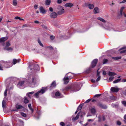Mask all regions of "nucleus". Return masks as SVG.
<instances>
[{
  "mask_svg": "<svg viewBox=\"0 0 126 126\" xmlns=\"http://www.w3.org/2000/svg\"><path fill=\"white\" fill-rule=\"evenodd\" d=\"M24 102L25 103H27L29 101L28 99H27V98L26 97H24Z\"/></svg>",
  "mask_w": 126,
  "mask_h": 126,
  "instance_id": "c9c22d12",
  "label": "nucleus"
},
{
  "mask_svg": "<svg viewBox=\"0 0 126 126\" xmlns=\"http://www.w3.org/2000/svg\"><path fill=\"white\" fill-rule=\"evenodd\" d=\"M34 8L35 9H36L37 8V7H38V5H36V4H35L34 5Z\"/></svg>",
  "mask_w": 126,
  "mask_h": 126,
  "instance_id": "69168bd1",
  "label": "nucleus"
},
{
  "mask_svg": "<svg viewBox=\"0 0 126 126\" xmlns=\"http://www.w3.org/2000/svg\"><path fill=\"white\" fill-rule=\"evenodd\" d=\"M114 78V77L113 76H110L109 78V80H110L112 81V79Z\"/></svg>",
  "mask_w": 126,
  "mask_h": 126,
  "instance_id": "603ef678",
  "label": "nucleus"
},
{
  "mask_svg": "<svg viewBox=\"0 0 126 126\" xmlns=\"http://www.w3.org/2000/svg\"><path fill=\"white\" fill-rule=\"evenodd\" d=\"M101 26L106 29H107L108 28V26H106L104 24H102Z\"/></svg>",
  "mask_w": 126,
  "mask_h": 126,
  "instance_id": "58836bf2",
  "label": "nucleus"
},
{
  "mask_svg": "<svg viewBox=\"0 0 126 126\" xmlns=\"http://www.w3.org/2000/svg\"><path fill=\"white\" fill-rule=\"evenodd\" d=\"M21 114L22 116L24 117H26V114L23 112H22Z\"/></svg>",
  "mask_w": 126,
  "mask_h": 126,
  "instance_id": "49530a36",
  "label": "nucleus"
},
{
  "mask_svg": "<svg viewBox=\"0 0 126 126\" xmlns=\"http://www.w3.org/2000/svg\"><path fill=\"white\" fill-rule=\"evenodd\" d=\"M31 104H29L28 105V107L30 109L32 113H33V110L31 107Z\"/></svg>",
  "mask_w": 126,
  "mask_h": 126,
  "instance_id": "c85d7f7f",
  "label": "nucleus"
},
{
  "mask_svg": "<svg viewBox=\"0 0 126 126\" xmlns=\"http://www.w3.org/2000/svg\"><path fill=\"white\" fill-rule=\"evenodd\" d=\"M20 61V59H18L17 60H16V59H14L13 60V63L14 64H15L17 62L19 63Z\"/></svg>",
  "mask_w": 126,
  "mask_h": 126,
  "instance_id": "6ab92c4d",
  "label": "nucleus"
},
{
  "mask_svg": "<svg viewBox=\"0 0 126 126\" xmlns=\"http://www.w3.org/2000/svg\"><path fill=\"white\" fill-rule=\"evenodd\" d=\"M108 74L109 76H111L115 75H116V74L114 72H109L108 73Z\"/></svg>",
  "mask_w": 126,
  "mask_h": 126,
  "instance_id": "b1692460",
  "label": "nucleus"
},
{
  "mask_svg": "<svg viewBox=\"0 0 126 126\" xmlns=\"http://www.w3.org/2000/svg\"><path fill=\"white\" fill-rule=\"evenodd\" d=\"M83 106V105L82 104L79 105L77 108V110H80L81 109Z\"/></svg>",
  "mask_w": 126,
  "mask_h": 126,
  "instance_id": "473e14b6",
  "label": "nucleus"
},
{
  "mask_svg": "<svg viewBox=\"0 0 126 126\" xmlns=\"http://www.w3.org/2000/svg\"><path fill=\"white\" fill-rule=\"evenodd\" d=\"M56 86V82L55 81H53L51 84V87H55Z\"/></svg>",
  "mask_w": 126,
  "mask_h": 126,
  "instance_id": "cd10ccee",
  "label": "nucleus"
},
{
  "mask_svg": "<svg viewBox=\"0 0 126 126\" xmlns=\"http://www.w3.org/2000/svg\"><path fill=\"white\" fill-rule=\"evenodd\" d=\"M49 9V11L51 12H52L53 11V9L52 7H50Z\"/></svg>",
  "mask_w": 126,
  "mask_h": 126,
  "instance_id": "13d9d810",
  "label": "nucleus"
},
{
  "mask_svg": "<svg viewBox=\"0 0 126 126\" xmlns=\"http://www.w3.org/2000/svg\"><path fill=\"white\" fill-rule=\"evenodd\" d=\"M54 36H50V39L52 40H53L54 38Z\"/></svg>",
  "mask_w": 126,
  "mask_h": 126,
  "instance_id": "bf43d9fd",
  "label": "nucleus"
},
{
  "mask_svg": "<svg viewBox=\"0 0 126 126\" xmlns=\"http://www.w3.org/2000/svg\"><path fill=\"white\" fill-rule=\"evenodd\" d=\"M27 77L28 80L29 86L32 88L34 87L36 84L34 77L31 74L30 75L29 74L27 75Z\"/></svg>",
  "mask_w": 126,
  "mask_h": 126,
  "instance_id": "f257e3e1",
  "label": "nucleus"
},
{
  "mask_svg": "<svg viewBox=\"0 0 126 126\" xmlns=\"http://www.w3.org/2000/svg\"><path fill=\"white\" fill-rule=\"evenodd\" d=\"M70 78V76H67V77H65L63 79V80L64 81V83L65 84H67L69 82V78Z\"/></svg>",
  "mask_w": 126,
  "mask_h": 126,
  "instance_id": "f8f14e48",
  "label": "nucleus"
},
{
  "mask_svg": "<svg viewBox=\"0 0 126 126\" xmlns=\"http://www.w3.org/2000/svg\"><path fill=\"white\" fill-rule=\"evenodd\" d=\"M91 99H88V100H87L85 102V103H88V102H89L91 100Z\"/></svg>",
  "mask_w": 126,
  "mask_h": 126,
  "instance_id": "6e6d98bb",
  "label": "nucleus"
},
{
  "mask_svg": "<svg viewBox=\"0 0 126 126\" xmlns=\"http://www.w3.org/2000/svg\"><path fill=\"white\" fill-rule=\"evenodd\" d=\"M93 12L94 14L98 13L99 12V10L98 7H96L94 8Z\"/></svg>",
  "mask_w": 126,
  "mask_h": 126,
  "instance_id": "2eb2a0df",
  "label": "nucleus"
},
{
  "mask_svg": "<svg viewBox=\"0 0 126 126\" xmlns=\"http://www.w3.org/2000/svg\"><path fill=\"white\" fill-rule=\"evenodd\" d=\"M122 103L124 106H126V101H122Z\"/></svg>",
  "mask_w": 126,
  "mask_h": 126,
  "instance_id": "a18cd8bd",
  "label": "nucleus"
},
{
  "mask_svg": "<svg viewBox=\"0 0 126 126\" xmlns=\"http://www.w3.org/2000/svg\"><path fill=\"white\" fill-rule=\"evenodd\" d=\"M60 124L62 126H64L65 124L63 122H61L60 123Z\"/></svg>",
  "mask_w": 126,
  "mask_h": 126,
  "instance_id": "8fccbe9b",
  "label": "nucleus"
},
{
  "mask_svg": "<svg viewBox=\"0 0 126 126\" xmlns=\"http://www.w3.org/2000/svg\"><path fill=\"white\" fill-rule=\"evenodd\" d=\"M120 53H126V50H123L121 51L120 52Z\"/></svg>",
  "mask_w": 126,
  "mask_h": 126,
  "instance_id": "3c124183",
  "label": "nucleus"
},
{
  "mask_svg": "<svg viewBox=\"0 0 126 126\" xmlns=\"http://www.w3.org/2000/svg\"><path fill=\"white\" fill-rule=\"evenodd\" d=\"M82 85V84L81 83L78 84L71 91V92H75L80 90L81 88V86Z\"/></svg>",
  "mask_w": 126,
  "mask_h": 126,
  "instance_id": "423d86ee",
  "label": "nucleus"
},
{
  "mask_svg": "<svg viewBox=\"0 0 126 126\" xmlns=\"http://www.w3.org/2000/svg\"><path fill=\"white\" fill-rule=\"evenodd\" d=\"M8 39L7 37H4L0 38L1 41V43L5 41H6Z\"/></svg>",
  "mask_w": 126,
  "mask_h": 126,
  "instance_id": "aec40b11",
  "label": "nucleus"
},
{
  "mask_svg": "<svg viewBox=\"0 0 126 126\" xmlns=\"http://www.w3.org/2000/svg\"><path fill=\"white\" fill-rule=\"evenodd\" d=\"M15 107L17 110L21 109L23 108V107L22 106L19 105L18 104H16V105Z\"/></svg>",
  "mask_w": 126,
  "mask_h": 126,
  "instance_id": "f3484780",
  "label": "nucleus"
},
{
  "mask_svg": "<svg viewBox=\"0 0 126 126\" xmlns=\"http://www.w3.org/2000/svg\"><path fill=\"white\" fill-rule=\"evenodd\" d=\"M10 45V44L9 42H7L6 43V46L7 47H9Z\"/></svg>",
  "mask_w": 126,
  "mask_h": 126,
  "instance_id": "5fc2aeb1",
  "label": "nucleus"
},
{
  "mask_svg": "<svg viewBox=\"0 0 126 126\" xmlns=\"http://www.w3.org/2000/svg\"><path fill=\"white\" fill-rule=\"evenodd\" d=\"M62 2V0H57V2L59 4L61 3Z\"/></svg>",
  "mask_w": 126,
  "mask_h": 126,
  "instance_id": "864d4df0",
  "label": "nucleus"
},
{
  "mask_svg": "<svg viewBox=\"0 0 126 126\" xmlns=\"http://www.w3.org/2000/svg\"><path fill=\"white\" fill-rule=\"evenodd\" d=\"M65 6L66 7H71L73 6V4L71 3H68L65 4Z\"/></svg>",
  "mask_w": 126,
  "mask_h": 126,
  "instance_id": "412c9836",
  "label": "nucleus"
},
{
  "mask_svg": "<svg viewBox=\"0 0 126 126\" xmlns=\"http://www.w3.org/2000/svg\"><path fill=\"white\" fill-rule=\"evenodd\" d=\"M110 98L112 100H116V97L113 95H112L111 96H110Z\"/></svg>",
  "mask_w": 126,
  "mask_h": 126,
  "instance_id": "e433bc0d",
  "label": "nucleus"
},
{
  "mask_svg": "<svg viewBox=\"0 0 126 126\" xmlns=\"http://www.w3.org/2000/svg\"><path fill=\"white\" fill-rule=\"evenodd\" d=\"M56 11L57 14L59 15H61L63 14L64 12L63 7L60 5L57 7Z\"/></svg>",
  "mask_w": 126,
  "mask_h": 126,
  "instance_id": "39448f33",
  "label": "nucleus"
},
{
  "mask_svg": "<svg viewBox=\"0 0 126 126\" xmlns=\"http://www.w3.org/2000/svg\"><path fill=\"white\" fill-rule=\"evenodd\" d=\"M97 19H98L103 22L105 23L106 22V21L102 18L99 17L97 18Z\"/></svg>",
  "mask_w": 126,
  "mask_h": 126,
  "instance_id": "a878e982",
  "label": "nucleus"
},
{
  "mask_svg": "<svg viewBox=\"0 0 126 126\" xmlns=\"http://www.w3.org/2000/svg\"><path fill=\"white\" fill-rule=\"evenodd\" d=\"M100 95V94H96L94 96V97H98V96H99Z\"/></svg>",
  "mask_w": 126,
  "mask_h": 126,
  "instance_id": "680f3d73",
  "label": "nucleus"
},
{
  "mask_svg": "<svg viewBox=\"0 0 126 126\" xmlns=\"http://www.w3.org/2000/svg\"><path fill=\"white\" fill-rule=\"evenodd\" d=\"M12 4L14 6H16L17 4V0H13Z\"/></svg>",
  "mask_w": 126,
  "mask_h": 126,
  "instance_id": "bb28decb",
  "label": "nucleus"
},
{
  "mask_svg": "<svg viewBox=\"0 0 126 126\" xmlns=\"http://www.w3.org/2000/svg\"><path fill=\"white\" fill-rule=\"evenodd\" d=\"M123 121L126 124V114L124 115V117Z\"/></svg>",
  "mask_w": 126,
  "mask_h": 126,
  "instance_id": "79ce46f5",
  "label": "nucleus"
},
{
  "mask_svg": "<svg viewBox=\"0 0 126 126\" xmlns=\"http://www.w3.org/2000/svg\"><path fill=\"white\" fill-rule=\"evenodd\" d=\"M47 87H42L41 90L34 94V96L36 98H38L39 95L42 94L45 92V91L47 90Z\"/></svg>",
  "mask_w": 126,
  "mask_h": 126,
  "instance_id": "7ed1b4c3",
  "label": "nucleus"
},
{
  "mask_svg": "<svg viewBox=\"0 0 126 126\" xmlns=\"http://www.w3.org/2000/svg\"><path fill=\"white\" fill-rule=\"evenodd\" d=\"M20 18H21L20 17H18V16H16V17H15V19H19V20H20Z\"/></svg>",
  "mask_w": 126,
  "mask_h": 126,
  "instance_id": "4d7b16f0",
  "label": "nucleus"
},
{
  "mask_svg": "<svg viewBox=\"0 0 126 126\" xmlns=\"http://www.w3.org/2000/svg\"><path fill=\"white\" fill-rule=\"evenodd\" d=\"M121 80V79H118L114 81H113V83H118Z\"/></svg>",
  "mask_w": 126,
  "mask_h": 126,
  "instance_id": "7c9ffc66",
  "label": "nucleus"
},
{
  "mask_svg": "<svg viewBox=\"0 0 126 126\" xmlns=\"http://www.w3.org/2000/svg\"><path fill=\"white\" fill-rule=\"evenodd\" d=\"M121 57L120 56L117 57H112V58L115 60H118L121 59Z\"/></svg>",
  "mask_w": 126,
  "mask_h": 126,
  "instance_id": "f704fd0d",
  "label": "nucleus"
},
{
  "mask_svg": "<svg viewBox=\"0 0 126 126\" xmlns=\"http://www.w3.org/2000/svg\"><path fill=\"white\" fill-rule=\"evenodd\" d=\"M110 90L111 92H116L119 91V89L117 87H112L110 89Z\"/></svg>",
  "mask_w": 126,
  "mask_h": 126,
  "instance_id": "9d476101",
  "label": "nucleus"
},
{
  "mask_svg": "<svg viewBox=\"0 0 126 126\" xmlns=\"http://www.w3.org/2000/svg\"><path fill=\"white\" fill-rule=\"evenodd\" d=\"M35 23H37V24H39V21L37 20L35 21H34Z\"/></svg>",
  "mask_w": 126,
  "mask_h": 126,
  "instance_id": "338daca9",
  "label": "nucleus"
},
{
  "mask_svg": "<svg viewBox=\"0 0 126 126\" xmlns=\"http://www.w3.org/2000/svg\"><path fill=\"white\" fill-rule=\"evenodd\" d=\"M100 79V76H98V78L96 80V81L98 82L99 81Z\"/></svg>",
  "mask_w": 126,
  "mask_h": 126,
  "instance_id": "37998d69",
  "label": "nucleus"
},
{
  "mask_svg": "<svg viewBox=\"0 0 126 126\" xmlns=\"http://www.w3.org/2000/svg\"><path fill=\"white\" fill-rule=\"evenodd\" d=\"M103 104L101 103H99L98 104V106L104 109H106L107 108V107L106 106H105L104 107H102Z\"/></svg>",
  "mask_w": 126,
  "mask_h": 126,
  "instance_id": "5701e85b",
  "label": "nucleus"
},
{
  "mask_svg": "<svg viewBox=\"0 0 126 126\" xmlns=\"http://www.w3.org/2000/svg\"><path fill=\"white\" fill-rule=\"evenodd\" d=\"M106 72L105 71H104L103 72V74L104 75H106Z\"/></svg>",
  "mask_w": 126,
  "mask_h": 126,
  "instance_id": "774afa93",
  "label": "nucleus"
},
{
  "mask_svg": "<svg viewBox=\"0 0 126 126\" xmlns=\"http://www.w3.org/2000/svg\"><path fill=\"white\" fill-rule=\"evenodd\" d=\"M55 96H59V98L63 97V95H61L60 93L59 92H57L55 93Z\"/></svg>",
  "mask_w": 126,
  "mask_h": 126,
  "instance_id": "dca6fc26",
  "label": "nucleus"
},
{
  "mask_svg": "<svg viewBox=\"0 0 126 126\" xmlns=\"http://www.w3.org/2000/svg\"><path fill=\"white\" fill-rule=\"evenodd\" d=\"M24 82V81H21L19 82L17 85L18 87L22 89L21 87L23 86Z\"/></svg>",
  "mask_w": 126,
  "mask_h": 126,
  "instance_id": "4468645a",
  "label": "nucleus"
},
{
  "mask_svg": "<svg viewBox=\"0 0 126 126\" xmlns=\"http://www.w3.org/2000/svg\"><path fill=\"white\" fill-rule=\"evenodd\" d=\"M79 113H78L77 114L76 116L75 117H73L72 119V120L73 121H74L75 120H77L79 117Z\"/></svg>",
  "mask_w": 126,
  "mask_h": 126,
  "instance_id": "a211bd4d",
  "label": "nucleus"
},
{
  "mask_svg": "<svg viewBox=\"0 0 126 126\" xmlns=\"http://www.w3.org/2000/svg\"><path fill=\"white\" fill-rule=\"evenodd\" d=\"M51 2L50 0H46L45 1L46 4L47 5H50Z\"/></svg>",
  "mask_w": 126,
  "mask_h": 126,
  "instance_id": "c756f323",
  "label": "nucleus"
},
{
  "mask_svg": "<svg viewBox=\"0 0 126 126\" xmlns=\"http://www.w3.org/2000/svg\"><path fill=\"white\" fill-rule=\"evenodd\" d=\"M57 16V14L55 12H53L50 15V16L51 18H55Z\"/></svg>",
  "mask_w": 126,
  "mask_h": 126,
  "instance_id": "6e6552de",
  "label": "nucleus"
},
{
  "mask_svg": "<svg viewBox=\"0 0 126 126\" xmlns=\"http://www.w3.org/2000/svg\"><path fill=\"white\" fill-rule=\"evenodd\" d=\"M34 93V92H29L28 93H27V95H28V97H29L30 98H31V96H30V94H33Z\"/></svg>",
  "mask_w": 126,
  "mask_h": 126,
  "instance_id": "2f4dec72",
  "label": "nucleus"
},
{
  "mask_svg": "<svg viewBox=\"0 0 126 126\" xmlns=\"http://www.w3.org/2000/svg\"><path fill=\"white\" fill-rule=\"evenodd\" d=\"M6 100V98L5 97H4L2 101V106L3 108L5 107Z\"/></svg>",
  "mask_w": 126,
  "mask_h": 126,
  "instance_id": "ddd939ff",
  "label": "nucleus"
},
{
  "mask_svg": "<svg viewBox=\"0 0 126 126\" xmlns=\"http://www.w3.org/2000/svg\"><path fill=\"white\" fill-rule=\"evenodd\" d=\"M108 61V60L107 59H104L103 61V64L106 63Z\"/></svg>",
  "mask_w": 126,
  "mask_h": 126,
  "instance_id": "a19ab883",
  "label": "nucleus"
},
{
  "mask_svg": "<svg viewBox=\"0 0 126 126\" xmlns=\"http://www.w3.org/2000/svg\"><path fill=\"white\" fill-rule=\"evenodd\" d=\"M11 86H10V85H9V86L6 87V89L4 93V95L5 96H6L7 95V89L9 88V89L10 90H11L13 88V86H12V84H11Z\"/></svg>",
  "mask_w": 126,
  "mask_h": 126,
  "instance_id": "0eeeda50",
  "label": "nucleus"
},
{
  "mask_svg": "<svg viewBox=\"0 0 126 126\" xmlns=\"http://www.w3.org/2000/svg\"><path fill=\"white\" fill-rule=\"evenodd\" d=\"M39 10L40 13L43 14H44L46 12V11L44 9L42 6H40L39 8Z\"/></svg>",
  "mask_w": 126,
  "mask_h": 126,
  "instance_id": "9b49d317",
  "label": "nucleus"
},
{
  "mask_svg": "<svg viewBox=\"0 0 126 126\" xmlns=\"http://www.w3.org/2000/svg\"><path fill=\"white\" fill-rule=\"evenodd\" d=\"M97 61L98 59H95L94 60L92 63V67H90L87 69L85 71V73H90L91 71L92 68L94 67L96 65Z\"/></svg>",
  "mask_w": 126,
  "mask_h": 126,
  "instance_id": "f03ea898",
  "label": "nucleus"
},
{
  "mask_svg": "<svg viewBox=\"0 0 126 126\" xmlns=\"http://www.w3.org/2000/svg\"><path fill=\"white\" fill-rule=\"evenodd\" d=\"M85 5L88 7L90 9H93L94 7V5L93 4H89L88 3H86L85 4Z\"/></svg>",
  "mask_w": 126,
  "mask_h": 126,
  "instance_id": "1a4fd4ad",
  "label": "nucleus"
},
{
  "mask_svg": "<svg viewBox=\"0 0 126 126\" xmlns=\"http://www.w3.org/2000/svg\"><path fill=\"white\" fill-rule=\"evenodd\" d=\"M125 8V7H122L121 8L120 10V15L121 16H122L123 14V11Z\"/></svg>",
  "mask_w": 126,
  "mask_h": 126,
  "instance_id": "393cba45",
  "label": "nucleus"
},
{
  "mask_svg": "<svg viewBox=\"0 0 126 126\" xmlns=\"http://www.w3.org/2000/svg\"><path fill=\"white\" fill-rule=\"evenodd\" d=\"M2 68L3 67L2 65L1 64H0V70H2Z\"/></svg>",
  "mask_w": 126,
  "mask_h": 126,
  "instance_id": "052dcab7",
  "label": "nucleus"
},
{
  "mask_svg": "<svg viewBox=\"0 0 126 126\" xmlns=\"http://www.w3.org/2000/svg\"><path fill=\"white\" fill-rule=\"evenodd\" d=\"M99 69H98L97 71V76H100L99 75L100 74V72L98 71V70H99Z\"/></svg>",
  "mask_w": 126,
  "mask_h": 126,
  "instance_id": "09e8293b",
  "label": "nucleus"
},
{
  "mask_svg": "<svg viewBox=\"0 0 126 126\" xmlns=\"http://www.w3.org/2000/svg\"><path fill=\"white\" fill-rule=\"evenodd\" d=\"M71 88V87L70 86H68L65 87V89H64V91H68Z\"/></svg>",
  "mask_w": 126,
  "mask_h": 126,
  "instance_id": "4c0bfd02",
  "label": "nucleus"
},
{
  "mask_svg": "<svg viewBox=\"0 0 126 126\" xmlns=\"http://www.w3.org/2000/svg\"><path fill=\"white\" fill-rule=\"evenodd\" d=\"M91 81L92 83H94L95 82V81H95L94 79H91Z\"/></svg>",
  "mask_w": 126,
  "mask_h": 126,
  "instance_id": "0e129e2a",
  "label": "nucleus"
},
{
  "mask_svg": "<svg viewBox=\"0 0 126 126\" xmlns=\"http://www.w3.org/2000/svg\"><path fill=\"white\" fill-rule=\"evenodd\" d=\"M42 27L44 28H45V29H47V27L46 26H45L44 25H42Z\"/></svg>",
  "mask_w": 126,
  "mask_h": 126,
  "instance_id": "e2e57ef3",
  "label": "nucleus"
},
{
  "mask_svg": "<svg viewBox=\"0 0 126 126\" xmlns=\"http://www.w3.org/2000/svg\"><path fill=\"white\" fill-rule=\"evenodd\" d=\"M103 104L101 103H99L98 104V106L104 109H106L107 108V107L106 106H105L104 107H102Z\"/></svg>",
  "mask_w": 126,
  "mask_h": 126,
  "instance_id": "4be33fe9",
  "label": "nucleus"
},
{
  "mask_svg": "<svg viewBox=\"0 0 126 126\" xmlns=\"http://www.w3.org/2000/svg\"><path fill=\"white\" fill-rule=\"evenodd\" d=\"M91 113L92 114H94L95 112V110L94 108H92L91 110Z\"/></svg>",
  "mask_w": 126,
  "mask_h": 126,
  "instance_id": "72a5a7b5",
  "label": "nucleus"
},
{
  "mask_svg": "<svg viewBox=\"0 0 126 126\" xmlns=\"http://www.w3.org/2000/svg\"><path fill=\"white\" fill-rule=\"evenodd\" d=\"M34 67L33 70H34L35 72H36L39 70V67L38 65L37 64H33L31 66H29L28 67V71H30L31 70H32V67Z\"/></svg>",
  "mask_w": 126,
  "mask_h": 126,
  "instance_id": "20e7f679",
  "label": "nucleus"
},
{
  "mask_svg": "<svg viewBox=\"0 0 126 126\" xmlns=\"http://www.w3.org/2000/svg\"><path fill=\"white\" fill-rule=\"evenodd\" d=\"M38 43H39V45H40L42 47H43V44L41 42V41H40V40H38Z\"/></svg>",
  "mask_w": 126,
  "mask_h": 126,
  "instance_id": "de8ad7c7",
  "label": "nucleus"
},
{
  "mask_svg": "<svg viewBox=\"0 0 126 126\" xmlns=\"http://www.w3.org/2000/svg\"><path fill=\"white\" fill-rule=\"evenodd\" d=\"M6 49L8 51H11L12 50V48L11 47H8L6 48Z\"/></svg>",
  "mask_w": 126,
  "mask_h": 126,
  "instance_id": "c03bdc74",
  "label": "nucleus"
},
{
  "mask_svg": "<svg viewBox=\"0 0 126 126\" xmlns=\"http://www.w3.org/2000/svg\"><path fill=\"white\" fill-rule=\"evenodd\" d=\"M116 124L117 125L120 126L121 125V122L119 121H117L116 122Z\"/></svg>",
  "mask_w": 126,
  "mask_h": 126,
  "instance_id": "ea45409f",
  "label": "nucleus"
}]
</instances>
